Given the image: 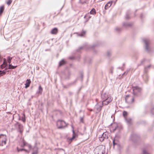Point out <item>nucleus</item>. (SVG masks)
<instances>
[{"label":"nucleus","instance_id":"obj_1","mask_svg":"<svg viewBox=\"0 0 154 154\" xmlns=\"http://www.w3.org/2000/svg\"><path fill=\"white\" fill-rule=\"evenodd\" d=\"M101 97L102 100V105H107L112 100V98L107 92H105L103 91L101 94Z\"/></svg>","mask_w":154,"mask_h":154},{"label":"nucleus","instance_id":"obj_2","mask_svg":"<svg viewBox=\"0 0 154 154\" xmlns=\"http://www.w3.org/2000/svg\"><path fill=\"white\" fill-rule=\"evenodd\" d=\"M143 41L144 43V47L145 50L149 53L152 51V49L150 46V42L148 38H144Z\"/></svg>","mask_w":154,"mask_h":154},{"label":"nucleus","instance_id":"obj_3","mask_svg":"<svg viewBox=\"0 0 154 154\" xmlns=\"http://www.w3.org/2000/svg\"><path fill=\"white\" fill-rule=\"evenodd\" d=\"M57 126L58 129H62L66 127L67 125L65 122L62 120H58L57 122Z\"/></svg>","mask_w":154,"mask_h":154},{"label":"nucleus","instance_id":"obj_4","mask_svg":"<svg viewBox=\"0 0 154 154\" xmlns=\"http://www.w3.org/2000/svg\"><path fill=\"white\" fill-rule=\"evenodd\" d=\"M133 90L134 95L137 96L140 94L141 89L137 86H135L134 87Z\"/></svg>","mask_w":154,"mask_h":154},{"label":"nucleus","instance_id":"obj_5","mask_svg":"<svg viewBox=\"0 0 154 154\" xmlns=\"http://www.w3.org/2000/svg\"><path fill=\"white\" fill-rule=\"evenodd\" d=\"M139 136L137 134L133 133L131 136V139L134 143H137L139 139Z\"/></svg>","mask_w":154,"mask_h":154},{"label":"nucleus","instance_id":"obj_6","mask_svg":"<svg viewBox=\"0 0 154 154\" xmlns=\"http://www.w3.org/2000/svg\"><path fill=\"white\" fill-rule=\"evenodd\" d=\"M6 135L1 134L0 135V146H3L6 144Z\"/></svg>","mask_w":154,"mask_h":154},{"label":"nucleus","instance_id":"obj_7","mask_svg":"<svg viewBox=\"0 0 154 154\" xmlns=\"http://www.w3.org/2000/svg\"><path fill=\"white\" fill-rule=\"evenodd\" d=\"M125 102L127 103H132L134 102V99L129 95H127L125 98Z\"/></svg>","mask_w":154,"mask_h":154},{"label":"nucleus","instance_id":"obj_8","mask_svg":"<svg viewBox=\"0 0 154 154\" xmlns=\"http://www.w3.org/2000/svg\"><path fill=\"white\" fill-rule=\"evenodd\" d=\"M15 126L16 128H17L18 131L20 133H22L23 131V126L20 124L18 122H17L15 124Z\"/></svg>","mask_w":154,"mask_h":154},{"label":"nucleus","instance_id":"obj_9","mask_svg":"<svg viewBox=\"0 0 154 154\" xmlns=\"http://www.w3.org/2000/svg\"><path fill=\"white\" fill-rule=\"evenodd\" d=\"M100 104H101L100 102L98 103L97 104L95 105V109H96V112L97 113L99 112L101 110L102 107L104 105H102V104L101 105H100Z\"/></svg>","mask_w":154,"mask_h":154},{"label":"nucleus","instance_id":"obj_10","mask_svg":"<svg viewBox=\"0 0 154 154\" xmlns=\"http://www.w3.org/2000/svg\"><path fill=\"white\" fill-rule=\"evenodd\" d=\"M133 25L132 22H123L122 24L123 27L125 28H128L131 27Z\"/></svg>","mask_w":154,"mask_h":154},{"label":"nucleus","instance_id":"obj_11","mask_svg":"<svg viewBox=\"0 0 154 154\" xmlns=\"http://www.w3.org/2000/svg\"><path fill=\"white\" fill-rule=\"evenodd\" d=\"M72 137L70 138L69 139V140L71 141H72L74 139L78 136L77 134L75 132L73 129V126H72Z\"/></svg>","mask_w":154,"mask_h":154},{"label":"nucleus","instance_id":"obj_12","mask_svg":"<svg viewBox=\"0 0 154 154\" xmlns=\"http://www.w3.org/2000/svg\"><path fill=\"white\" fill-rule=\"evenodd\" d=\"M113 3L112 1H110L108 3H107L105 5V10H107L108 9L109 7H110L112 4Z\"/></svg>","mask_w":154,"mask_h":154},{"label":"nucleus","instance_id":"obj_13","mask_svg":"<svg viewBox=\"0 0 154 154\" xmlns=\"http://www.w3.org/2000/svg\"><path fill=\"white\" fill-rule=\"evenodd\" d=\"M31 82V81L30 79H27L26 81V83L25 84V88H27L29 87L30 86Z\"/></svg>","mask_w":154,"mask_h":154},{"label":"nucleus","instance_id":"obj_14","mask_svg":"<svg viewBox=\"0 0 154 154\" xmlns=\"http://www.w3.org/2000/svg\"><path fill=\"white\" fill-rule=\"evenodd\" d=\"M58 32V29L57 28L53 29L51 31L52 34H56Z\"/></svg>","mask_w":154,"mask_h":154},{"label":"nucleus","instance_id":"obj_15","mask_svg":"<svg viewBox=\"0 0 154 154\" xmlns=\"http://www.w3.org/2000/svg\"><path fill=\"white\" fill-rule=\"evenodd\" d=\"M112 142L113 146V148H114V146L115 145L118 146L119 145L118 141L116 139H114L113 140Z\"/></svg>","mask_w":154,"mask_h":154},{"label":"nucleus","instance_id":"obj_16","mask_svg":"<svg viewBox=\"0 0 154 154\" xmlns=\"http://www.w3.org/2000/svg\"><path fill=\"white\" fill-rule=\"evenodd\" d=\"M131 13V11L129 10H128L126 13V15L125 16V18L126 19H129L130 18L129 17V15Z\"/></svg>","mask_w":154,"mask_h":154},{"label":"nucleus","instance_id":"obj_17","mask_svg":"<svg viewBox=\"0 0 154 154\" xmlns=\"http://www.w3.org/2000/svg\"><path fill=\"white\" fill-rule=\"evenodd\" d=\"M42 91H43V89H42V88L41 87V85H40L39 86L38 90L36 92V94H41L42 93Z\"/></svg>","mask_w":154,"mask_h":154},{"label":"nucleus","instance_id":"obj_18","mask_svg":"<svg viewBox=\"0 0 154 154\" xmlns=\"http://www.w3.org/2000/svg\"><path fill=\"white\" fill-rule=\"evenodd\" d=\"M17 67V66H14L12 65L11 64H8V68L9 69H14Z\"/></svg>","mask_w":154,"mask_h":154},{"label":"nucleus","instance_id":"obj_19","mask_svg":"<svg viewBox=\"0 0 154 154\" xmlns=\"http://www.w3.org/2000/svg\"><path fill=\"white\" fill-rule=\"evenodd\" d=\"M86 31L85 30H82V31L80 33H77L78 35L81 37L83 36L85 34Z\"/></svg>","mask_w":154,"mask_h":154},{"label":"nucleus","instance_id":"obj_20","mask_svg":"<svg viewBox=\"0 0 154 154\" xmlns=\"http://www.w3.org/2000/svg\"><path fill=\"white\" fill-rule=\"evenodd\" d=\"M102 136L104 138V139H108V134L106 132L103 133Z\"/></svg>","mask_w":154,"mask_h":154},{"label":"nucleus","instance_id":"obj_21","mask_svg":"<svg viewBox=\"0 0 154 154\" xmlns=\"http://www.w3.org/2000/svg\"><path fill=\"white\" fill-rule=\"evenodd\" d=\"M19 120H21L23 122H24L26 121V119L25 115L24 114H23V116H22L21 118H20V117H19Z\"/></svg>","mask_w":154,"mask_h":154},{"label":"nucleus","instance_id":"obj_22","mask_svg":"<svg viewBox=\"0 0 154 154\" xmlns=\"http://www.w3.org/2000/svg\"><path fill=\"white\" fill-rule=\"evenodd\" d=\"M65 63L66 62L63 59L59 62V66H60L64 65Z\"/></svg>","mask_w":154,"mask_h":154},{"label":"nucleus","instance_id":"obj_23","mask_svg":"<svg viewBox=\"0 0 154 154\" xmlns=\"http://www.w3.org/2000/svg\"><path fill=\"white\" fill-rule=\"evenodd\" d=\"M12 59V57H11L9 56H8L7 57V61L9 64L11 63Z\"/></svg>","mask_w":154,"mask_h":154},{"label":"nucleus","instance_id":"obj_24","mask_svg":"<svg viewBox=\"0 0 154 154\" xmlns=\"http://www.w3.org/2000/svg\"><path fill=\"white\" fill-rule=\"evenodd\" d=\"M91 14L94 15L96 14V10L94 8H92L90 12Z\"/></svg>","mask_w":154,"mask_h":154},{"label":"nucleus","instance_id":"obj_25","mask_svg":"<svg viewBox=\"0 0 154 154\" xmlns=\"http://www.w3.org/2000/svg\"><path fill=\"white\" fill-rule=\"evenodd\" d=\"M151 66V65H148L146 67H145L144 69V72L146 73L148 72V69Z\"/></svg>","mask_w":154,"mask_h":154},{"label":"nucleus","instance_id":"obj_26","mask_svg":"<svg viewBox=\"0 0 154 154\" xmlns=\"http://www.w3.org/2000/svg\"><path fill=\"white\" fill-rule=\"evenodd\" d=\"M7 59L4 58L3 59V63L4 64L5 66H8V64L7 62Z\"/></svg>","mask_w":154,"mask_h":154},{"label":"nucleus","instance_id":"obj_27","mask_svg":"<svg viewBox=\"0 0 154 154\" xmlns=\"http://www.w3.org/2000/svg\"><path fill=\"white\" fill-rule=\"evenodd\" d=\"M6 72L5 70L2 71L0 70V77L5 75L6 74Z\"/></svg>","mask_w":154,"mask_h":154},{"label":"nucleus","instance_id":"obj_28","mask_svg":"<svg viewBox=\"0 0 154 154\" xmlns=\"http://www.w3.org/2000/svg\"><path fill=\"white\" fill-rule=\"evenodd\" d=\"M4 7L3 6H1L0 8V15L3 13L4 10Z\"/></svg>","mask_w":154,"mask_h":154},{"label":"nucleus","instance_id":"obj_29","mask_svg":"<svg viewBox=\"0 0 154 154\" xmlns=\"http://www.w3.org/2000/svg\"><path fill=\"white\" fill-rule=\"evenodd\" d=\"M122 29L121 28L117 27L115 28V30L117 32H119L121 31Z\"/></svg>","mask_w":154,"mask_h":154},{"label":"nucleus","instance_id":"obj_30","mask_svg":"<svg viewBox=\"0 0 154 154\" xmlns=\"http://www.w3.org/2000/svg\"><path fill=\"white\" fill-rule=\"evenodd\" d=\"M84 60L85 62H88L89 63H90L91 61V59L88 58L87 59H85Z\"/></svg>","mask_w":154,"mask_h":154},{"label":"nucleus","instance_id":"obj_31","mask_svg":"<svg viewBox=\"0 0 154 154\" xmlns=\"http://www.w3.org/2000/svg\"><path fill=\"white\" fill-rule=\"evenodd\" d=\"M131 118L126 119V121L127 122V123L129 124H130L131 123Z\"/></svg>","mask_w":154,"mask_h":154},{"label":"nucleus","instance_id":"obj_32","mask_svg":"<svg viewBox=\"0 0 154 154\" xmlns=\"http://www.w3.org/2000/svg\"><path fill=\"white\" fill-rule=\"evenodd\" d=\"M17 150L18 152L23 151V148L19 149L18 147H17Z\"/></svg>","mask_w":154,"mask_h":154},{"label":"nucleus","instance_id":"obj_33","mask_svg":"<svg viewBox=\"0 0 154 154\" xmlns=\"http://www.w3.org/2000/svg\"><path fill=\"white\" fill-rule=\"evenodd\" d=\"M79 2L82 4H83L86 3V1L85 0H79Z\"/></svg>","mask_w":154,"mask_h":154},{"label":"nucleus","instance_id":"obj_34","mask_svg":"<svg viewBox=\"0 0 154 154\" xmlns=\"http://www.w3.org/2000/svg\"><path fill=\"white\" fill-rule=\"evenodd\" d=\"M127 115V112L126 111H124L123 112V115L125 117H126Z\"/></svg>","mask_w":154,"mask_h":154},{"label":"nucleus","instance_id":"obj_35","mask_svg":"<svg viewBox=\"0 0 154 154\" xmlns=\"http://www.w3.org/2000/svg\"><path fill=\"white\" fill-rule=\"evenodd\" d=\"M85 47H83V46H81V47H80L79 49H77V52H80V50H81L82 49H83V48H85Z\"/></svg>","mask_w":154,"mask_h":154},{"label":"nucleus","instance_id":"obj_36","mask_svg":"<svg viewBox=\"0 0 154 154\" xmlns=\"http://www.w3.org/2000/svg\"><path fill=\"white\" fill-rule=\"evenodd\" d=\"M111 54V52L109 51H108L106 53V55L108 57L110 56V55Z\"/></svg>","mask_w":154,"mask_h":154},{"label":"nucleus","instance_id":"obj_37","mask_svg":"<svg viewBox=\"0 0 154 154\" xmlns=\"http://www.w3.org/2000/svg\"><path fill=\"white\" fill-rule=\"evenodd\" d=\"M12 2V0H8L7 2V3L8 5H10Z\"/></svg>","mask_w":154,"mask_h":154},{"label":"nucleus","instance_id":"obj_38","mask_svg":"<svg viewBox=\"0 0 154 154\" xmlns=\"http://www.w3.org/2000/svg\"><path fill=\"white\" fill-rule=\"evenodd\" d=\"M7 66H5V65H4V64H3V63H2V64H1L0 66L1 68V69H3L4 68H5V67H7Z\"/></svg>","mask_w":154,"mask_h":154},{"label":"nucleus","instance_id":"obj_39","mask_svg":"<svg viewBox=\"0 0 154 154\" xmlns=\"http://www.w3.org/2000/svg\"><path fill=\"white\" fill-rule=\"evenodd\" d=\"M143 154H149L145 149H143Z\"/></svg>","mask_w":154,"mask_h":154},{"label":"nucleus","instance_id":"obj_40","mask_svg":"<svg viewBox=\"0 0 154 154\" xmlns=\"http://www.w3.org/2000/svg\"><path fill=\"white\" fill-rule=\"evenodd\" d=\"M23 144L21 145V146L22 147H24L26 145V143L23 141Z\"/></svg>","mask_w":154,"mask_h":154},{"label":"nucleus","instance_id":"obj_41","mask_svg":"<svg viewBox=\"0 0 154 154\" xmlns=\"http://www.w3.org/2000/svg\"><path fill=\"white\" fill-rule=\"evenodd\" d=\"M151 112L152 114L154 115V108H152L151 109Z\"/></svg>","mask_w":154,"mask_h":154},{"label":"nucleus","instance_id":"obj_42","mask_svg":"<svg viewBox=\"0 0 154 154\" xmlns=\"http://www.w3.org/2000/svg\"><path fill=\"white\" fill-rule=\"evenodd\" d=\"M80 122L82 123H83L84 122V119L83 117H81L80 119Z\"/></svg>","mask_w":154,"mask_h":154},{"label":"nucleus","instance_id":"obj_43","mask_svg":"<svg viewBox=\"0 0 154 154\" xmlns=\"http://www.w3.org/2000/svg\"><path fill=\"white\" fill-rule=\"evenodd\" d=\"M145 61V59H143L141 61V63H140V65H141V64H143L144 63V62Z\"/></svg>","mask_w":154,"mask_h":154},{"label":"nucleus","instance_id":"obj_44","mask_svg":"<svg viewBox=\"0 0 154 154\" xmlns=\"http://www.w3.org/2000/svg\"><path fill=\"white\" fill-rule=\"evenodd\" d=\"M104 139V138H103L102 136L100 137V141H103Z\"/></svg>","mask_w":154,"mask_h":154},{"label":"nucleus","instance_id":"obj_45","mask_svg":"<svg viewBox=\"0 0 154 154\" xmlns=\"http://www.w3.org/2000/svg\"><path fill=\"white\" fill-rule=\"evenodd\" d=\"M38 154V151L37 150H36L34 151L32 153V154Z\"/></svg>","mask_w":154,"mask_h":154},{"label":"nucleus","instance_id":"obj_46","mask_svg":"<svg viewBox=\"0 0 154 154\" xmlns=\"http://www.w3.org/2000/svg\"><path fill=\"white\" fill-rule=\"evenodd\" d=\"M118 126L117 125H116L115 126V128L114 129H113V131H115L117 128Z\"/></svg>","mask_w":154,"mask_h":154},{"label":"nucleus","instance_id":"obj_47","mask_svg":"<svg viewBox=\"0 0 154 154\" xmlns=\"http://www.w3.org/2000/svg\"><path fill=\"white\" fill-rule=\"evenodd\" d=\"M97 46V45H92L91 46V48H94V47H96Z\"/></svg>","mask_w":154,"mask_h":154},{"label":"nucleus","instance_id":"obj_48","mask_svg":"<svg viewBox=\"0 0 154 154\" xmlns=\"http://www.w3.org/2000/svg\"><path fill=\"white\" fill-rule=\"evenodd\" d=\"M81 78L82 80L83 77V74L82 73H81Z\"/></svg>","mask_w":154,"mask_h":154},{"label":"nucleus","instance_id":"obj_49","mask_svg":"<svg viewBox=\"0 0 154 154\" xmlns=\"http://www.w3.org/2000/svg\"><path fill=\"white\" fill-rule=\"evenodd\" d=\"M128 73V71H127L126 72H125L123 74V75H126L127 73Z\"/></svg>","mask_w":154,"mask_h":154},{"label":"nucleus","instance_id":"obj_50","mask_svg":"<svg viewBox=\"0 0 154 154\" xmlns=\"http://www.w3.org/2000/svg\"><path fill=\"white\" fill-rule=\"evenodd\" d=\"M23 151H25V152H28V151L27 150L25 149H23Z\"/></svg>","mask_w":154,"mask_h":154},{"label":"nucleus","instance_id":"obj_51","mask_svg":"<svg viewBox=\"0 0 154 154\" xmlns=\"http://www.w3.org/2000/svg\"><path fill=\"white\" fill-rule=\"evenodd\" d=\"M8 66H7L6 67H5V70H7L8 69H9L8 68Z\"/></svg>","mask_w":154,"mask_h":154},{"label":"nucleus","instance_id":"obj_52","mask_svg":"<svg viewBox=\"0 0 154 154\" xmlns=\"http://www.w3.org/2000/svg\"><path fill=\"white\" fill-rule=\"evenodd\" d=\"M145 76H146V81L145 80V81L146 82V81H147L148 80V77H147L146 75Z\"/></svg>","mask_w":154,"mask_h":154},{"label":"nucleus","instance_id":"obj_53","mask_svg":"<svg viewBox=\"0 0 154 154\" xmlns=\"http://www.w3.org/2000/svg\"><path fill=\"white\" fill-rule=\"evenodd\" d=\"M69 58L70 59H71V60H72V59H74V58L73 57H70Z\"/></svg>","mask_w":154,"mask_h":154},{"label":"nucleus","instance_id":"obj_54","mask_svg":"<svg viewBox=\"0 0 154 154\" xmlns=\"http://www.w3.org/2000/svg\"><path fill=\"white\" fill-rule=\"evenodd\" d=\"M29 148H31V146L30 145H29Z\"/></svg>","mask_w":154,"mask_h":154},{"label":"nucleus","instance_id":"obj_55","mask_svg":"<svg viewBox=\"0 0 154 154\" xmlns=\"http://www.w3.org/2000/svg\"><path fill=\"white\" fill-rule=\"evenodd\" d=\"M142 15H143V14H141V16H140V17H141V18H142Z\"/></svg>","mask_w":154,"mask_h":154},{"label":"nucleus","instance_id":"obj_56","mask_svg":"<svg viewBox=\"0 0 154 154\" xmlns=\"http://www.w3.org/2000/svg\"><path fill=\"white\" fill-rule=\"evenodd\" d=\"M28 42H30V40H28Z\"/></svg>","mask_w":154,"mask_h":154},{"label":"nucleus","instance_id":"obj_57","mask_svg":"<svg viewBox=\"0 0 154 154\" xmlns=\"http://www.w3.org/2000/svg\"><path fill=\"white\" fill-rule=\"evenodd\" d=\"M64 88H67V87L66 86H64Z\"/></svg>","mask_w":154,"mask_h":154},{"label":"nucleus","instance_id":"obj_58","mask_svg":"<svg viewBox=\"0 0 154 154\" xmlns=\"http://www.w3.org/2000/svg\"><path fill=\"white\" fill-rule=\"evenodd\" d=\"M69 76H68V78H69Z\"/></svg>","mask_w":154,"mask_h":154},{"label":"nucleus","instance_id":"obj_59","mask_svg":"<svg viewBox=\"0 0 154 154\" xmlns=\"http://www.w3.org/2000/svg\"><path fill=\"white\" fill-rule=\"evenodd\" d=\"M101 154H103V153L102 152H101Z\"/></svg>","mask_w":154,"mask_h":154}]
</instances>
